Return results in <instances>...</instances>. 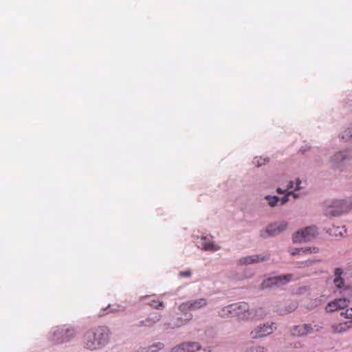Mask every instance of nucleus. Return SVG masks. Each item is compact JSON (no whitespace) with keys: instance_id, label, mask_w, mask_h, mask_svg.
<instances>
[{"instance_id":"obj_14","label":"nucleus","mask_w":352,"mask_h":352,"mask_svg":"<svg viewBox=\"0 0 352 352\" xmlns=\"http://www.w3.org/2000/svg\"><path fill=\"white\" fill-rule=\"evenodd\" d=\"M289 195H293V197L295 199L298 198L300 197V195L298 193L294 192L293 191H289L281 198L276 195H268L265 197V199L268 201V206L273 208L276 206H282L284 204H285L289 201Z\"/></svg>"},{"instance_id":"obj_40","label":"nucleus","mask_w":352,"mask_h":352,"mask_svg":"<svg viewBox=\"0 0 352 352\" xmlns=\"http://www.w3.org/2000/svg\"><path fill=\"white\" fill-rule=\"evenodd\" d=\"M313 327H314V332H319L323 329V327L320 324H314Z\"/></svg>"},{"instance_id":"obj_1","label":"nucleus","mask_w":352,"mask_h":352,"mask_svg":"<svg viewBox=\"0 0 352 352\" xmlns=\"http://www.w3.org/2000/svg\"><path fill=\"white\" fill-rule=\"evenodd\" d=\"M111 331L107 326H98L87 330L83 336V346L90 351L104 348L109 342Z\"/></svg>"},{"instance_id":"obj_26","label":"nucleus","mask_w":352,"mask_h":352,"mask_svg":"<svg viewBox=\"0 0 352 352\" xmlns=\"http://www.w3.org/2000/svg\"><path fill=\"white\" fill-rule=\"evenodd\" d=\"M236 303L228 305V318L236 317Z\"/></svg>"},{"instance_id":"obj_43","label":"nucleus","mask_w":352,"mask_h":352,"mask_svg":"<svg viewBox=\"0 0 352 352\" xmlns=\"http://www.w3.org/2000/svg\"><path fill=\"white\" fill-rule=\"evenodd\" d=\"M147 297H148V296H142V297H141V300H143V299H144V298H147Z\"/></svg>"},{"instance_id":"obj_34","label":"nucleus","mask_w":352,"mask_h":352,"mask_svg":"<svg viewBox=\"0 0 352 352\" xmlns=\"http://www.w3.org/2000/svg\"><path fill=\"white\" fill-rule=\"evenodd\" d=\"M341 315L344 316L346 318H352V307L347 309L344 312H342Z\"/></svg>"},{"instance_id":"obj_37","label":"nucleus","mask_w":352,"mask_h":352,"mask_svg":"<svg viewBox=\"0 0 352 352\" xmlns=\"http://www.w3.org/2000/svg\"><path fill=\"white\" fill-rule=\"evenodd\" d=\"M295 188H294V192H296V190H298L301 188L300 186L301 184V180L300 179H296V182L294 183Z\"/></svg>"},{"instance_id":"obj_21","label":"nucleus","mask_w":352,"mask_h":352,"mask_svg":"<svg viewBox=\"0 0 352 352\" xmlns=\"http://www.w3.org/2000/svg\"><path fill=\"white\" fill-rule=\"evenodd\" d=\"M164 346V344L162 342H156L148 347L145 348L146 352H157L158 351L162 349Z\"/></svg>"},{"instance_id":"obj_16","label":"nucleus","mask_w":352,"mask_h":352,"mask_svg":"<svg viewBox=\"0 0 352 352\" xmlns=\"http://www.w3.org/2000/svg\"><path fill=\"white\" fill-rule=\"evenodd\" d=\"M352 327V320H349L345 322L338 323L333 324L331 328L334 333H342L347 331L350 328Z\"/></svg>"},{"instance_id":"obj_28","label":"nucleus","mask_w":352,"mask_h":352,"mask_svg":"<svg viewBox=\"0 0 352 352\" xmlns=\"http://www.w3.org/2000/svg\"><path fill=\"white\" fill-rule=\"evenodd\" d=\"M337 309H338V308L337 307V305L336 304L335 300L329 302L326 307V310L327 312H333Z\"/></svg>"},{"instance_id":"obj_22","label":"nucleus","mask_w":352,"mask_h":352,"mask_svg":"<svg viewBox=\"0 0 352 352\" xmlns=\"http://www.w3.org/2000/svg\"><path fill=\"white\" fill-rule=\"evenodd\" d=\"M338 309H344L348 307L349 300L346 297L338 298L335 300Z\"/></svg>"},{"instance_id":"obj_9","label":"nucleus","mask_w":352,"mask_h":352,"mask_svg":"<svg viewBox=\"0 0 352 352\" xmlns=\"http://www.w3.org/2000/svg\"><path fill=\"white\" fill-rule=\"evenodd\" d=\"M274 324V322L260 324L250 332L251 339L257 340L272 334L276 329Z\"/></svg>"},{"instance_id":"obj_31","label":"nucleus","mask_w":352,"mask_h":352,"mask_svg":"<svg viewBox=\"0 0 352 352\" xmlns=\"http://www.w3.org/2000/svg\"><path fill=\"white\" fill-rule=\"evenodd\" d=\"M151 318V322L153 326H154L157 322H158L162 318V314H156L155 316L150 317Z\"/></svg>"},{"instance_id":"obj_44","label":"nucleus","mask_w":352,"mask_h":352,"mask_svg":"<svg viewBox=\"0 0 352 352\" xmlns=\"http://www.w3.org/2000/svg\"><path fill=\"white\" fill-rule=\"evenodd\" d=\"M261 236H263V237H265V236L264 233H263V232H261Z\"/></svg>"},{"instance_id":"obj_41","label":"nucleus","mask_w":352,"mask_h":352,"mask_svg":"<svg viewBox=\"0 0 352 352\" xmlns=\"http://www.w3.org/2000/svg\"><path fill=\"white\" fill-rule=\"evenodd\" d=\"M288 192H289V191H287V190H283V189H281L280 188H278L276 189V192H277L278 194H285H285H286V193H287Z\"/></svg>"},{"instance_id":"obj_33","label":"nucleus","mask_w":352,"mask_h":352,"mask_svg":"<svg viewBox=\"0 0 352 352\" xmlns=\"http://www.w3.org/2000/svg\"><path fill=\"white\" fill-rule=\"evenodd\" d=\"M254 164L257 166L260 167L265 164V159L256 157L254 160Z\"/></svg>"},{"instance_id":"obj_36","label":"nucleus","mask_w":352,"mask_h":352,"mask_svg":"<svg viewBox=\"0 0 352 352\" xmlns=\"http://www.w3.org/2000/svg\"><path fill=\"white\" fill-rule=\"evenodd\" d=\"M302 248H294L290 251V254L293 256L302 254Z\"/></svg>"},{"instance_id":"obj_23","label":"nucleus","mask_w":352,"mask_h":352,"mask_svg":"<svg viewBox=\"0 0 352 352\" xmlns=\"http://www.w3.org/2000/svg\"><path fill=\"white\" fill-rule=\"evenodd\" d=\"M148 305L155 309L162 310L164 309L165 306L163 301H160L158 300H152Z\"/></svg>"},{"instance_id":"obj_29","label":"nucleus","mask_w":352,"mask_h":352,"mask_svg":"<svg viewBox=\"0 0 352 352\" xmlns=\"http://www.w3.org/2000/svg\"><path fill=\"white\" fill-rule=\"evenodd\" d=\"M341 138L346 139V140H352V128H348L344 131V134L342 135Z\"/></svg>"},{"instance_id":"obj_15","label":"nucleus","mask_w":352,"mask_h":352,"mask_svg":"<svg viewBox=\"0 0 352 352\" xmlns=\"http://www.w3.org/2000/svg\"><path fill=\"white\" fill-rule=\"evenodd\" d=\"M194 348L195 350H200L201 345L197 342H182L177 346L173 347L170 352H186L188 349Z\"/></svg>"},{"instance_id":"obj_20","label":"nucleus","mask_w":352,"mask_h":352,"mask_svg":"<svg viewBox=\"0 0 352 352\" xmlns=\"http://www.w3.org/2000/svg\"><path fill=\"white\" fill-rule=\"evenodd\" d=\"M320 261V259L316 258L308 259L304 261H298L296 263V267L298 268H305L314 265V264L319 263Z\"/></svg>"},{"instance_id":"obj_6","label":"nucleus","mask_w":352,"mask_h":352,"mask_svg":"<svg viewBox=\"0 0 352 352\" xmlns=\"http://www.w3.org/2000/svg\"><path fill=\"white\" fill-rule=\"evenodd\" d=\"M192 237L195 245L201 250L217 252L221 249V246L214 242L211 235H194Z\"/></svg>"},{"instance_id":"obj_24","label":"nucleus","mask_w":352,"mask_h":352,"mask_svg":"<svg viewBox=\"0 0 352 352\" xmlns=\"http://www.w3.org/2000/svg\"><path fill=\"white\" fill-rule=\"evenodd\" d=\"M135 327L140 328V327H152L153 326L151 322V318H150V317H148L145 320H141L138 323H137L135 324Z\"/></svg>"},{"instance_id":"obj_2","label":"nucleus","mask_w":352,"mask_h":352,"mask_svg":"<svg viewBox=\"0 0 352 352\" xmlns=\"http://www.w3.org/2000/svg\"><path fill=\"white\" fill-rule=\"evenodd\" d=\"M77 334L76 329L69 324L56 326L51 329L48 333L49 342L54 344H63L70 342Z\"/></svg>"},{"instance_id":"obj_30","label":"nucleus","mask_w":352,"mask_h":352,"mask_svg":"<svg viewBox=\"0 0 352 352\" xmlns=\"http://www.w3.org/2000/svg\"><path fill=\"white\" fill-rule=\"evenodd\" d=\"M249 352H266V349L262 346H256L250 349Z\"/></svg>"},{"instance_id":"obj_18","label":"nucleus","mask_w":352,"mask_h":352,"mask_svg":"<svg viewBox=\"0 0 352 352\" xmlns=\"http://www.w3.org/2000/svg\"><path fill=\"white\" fill-rule=\"evenodd\" d=\"M305 328H306L305 324L296 325V326L293 327V328L292 329V335L293 336H296V337L306 336Z\"/></svg>"},{"instance_id":"obj_25","label":"nucleus","mask_w":352,"mask_h":352,"mask_svg":"<svg viewBox=\"0 0 352 352\" xmlns=\"http://www.w3.org/2000/svg\"><path fill=\"white\" fill-rule=\"evenodd\" d=\"M302 254H316L319 252V249L317 247H305L302 248Z\"/></svg>"},{"instance_id":"obj_3","label":"nucleus","mask_w":352,"mask_h":352,"mask_svg":"<svg viewBox=\"0 0 352 352\" xmlns=\"http://www.w3.org/2000/svg\"><path fill=\"white\" fill-rule=\"evenodd\" d=\"M236 318L241 321H250L254 319H262L265 316L262 307L251 308L245 302H236Z\"/></svg>"},{"instance_id":"obj_7","label":"nucleus","mask_w":352,"mask_h":352,"mask_svg":"<svg viewBox=\"0 0 352 352\" xmlns=\"http://www.w3.org/2000/svg\"><path fill=\"white\" fill-rule=\"evenodd\" d=\"M293 278L292 274H287L280 276H275L265 278L261 283L262 289H272L284 286L289 283Z\"/></svg>"},{"instance_id":"obj_8","label":"nucleus","mask_w":352,"mask_h":352,"mask_svg":"<svg viewBox=\"0 0 352 352\" xmlns=\"http://www.w3.org/2000/svg\"><path fill=\"white\" fill-rule=\"evenodd\" d=\"M344 270L342 268L337 267L334 270L333 283L335 285V292H338L344 296H348L352 292L350 286L345 284V280L342 278Z\"/></svg>"},{"instance_id":"obj_10","label":"nucleus","mask_w":352,"mask_h":352,"mask_svg":"<svg viewBox=\"0 0 352 352\" xmlns=\"http://www.w3.org/2000/svg\"><path fill=\"white\" fill-rule=\"evenodd\" d=\"M208 304V301L205 298L191 299L181 303L179 305V309L182 313H187L188 311H197L204 308L206 307Z\"/></svg>"},{"instance_id":"obj_42","label":"nucleus","mask_w":352,"mask_h":352,"mask_svg":"<svg viewBox=\"0 0 352 352\" xmlns=\"http://www.w3.org/2000/svg\"><path fill=\"white\" fill-rule=\"evenodd\" d=\"M198 351L199 350H195L194 348H190V349H188V350L186 352H196Z\"/></svg>"},{"instance_id":"obj_32","label":"nucleus","mask_w":352,"mask_h":352,"mask_svg":"<svg viewBox=\"0 0 352 352\" xmlns=\"http://www.w3.org/2000/svg\"><path fill=\"white\" fill-rule=\"evenodd\" d=\"M305 334L306 336L314 333V327L311 324H305Z\"/></svg>"},{"instance_id":"obj_12","label":"nucleus","mask_w":352,"mask_h":352,"mask_svg":"<svg viewBox=\"0 0 352 352\" xmlns=\"http://www.w3.org/2000/svg\"><path fill=\"white\" fill-rule=\"evenodd\" d=\"M270 259V254H256L248 255L239 258L236 261L237 265H248L254 263L266 261Z\"/></svg>"},{"instance_id":"obj_13","label":"nucleus","mask_w":352,"mask_h":352,"mask_svg":"<svg viewBox=\"0 0 352 352\" xmlns=\"http://www.w3.org/2000/svg\"><path fill=\"white\" fill-rule=\"evenodd\" d=\"M288 228V222L285 220L277 221L269 224L265 230L268 236H276L283 232L285 231Z\"/></svg>"},{"instance_id":"obj_19","label":"nucleus","mask_w":352,"mask_h":352,"mask_svg":"<svg viewBox=\"0 0 352 352\" xmlns=\"http://www.w3.org/2000/svg\"><path fill=\"white\" fill-rule=\"evenodd\" d=\"M329 234L336 236H342L344 233L346 232V230L344 226H333L329 229Z\"/></svg>"},{"instance_id":"obj_11","label":"nucleus","mask_w":352,"mask_h":352,"mask_svg":"<svg viewBox=\"0 0 352 352\" xmlns=\"http://www.w3.org/2000/svg\"><path fill=\"white\" fill-rule=\"evenodd\" d=\"M352 160V150L340 151L334 154L330 159L331 166L340 168L346 162Z\"/></svg>"},{"instance_id":"obj_35","label":"nucleus","mask_w":352,"mask_h":352,"mask_svg":"<svg viewBox=\"0 0 352 352\" xmlns=\"http://www.w3.org/2000/svg\"><path fill=\"white\" fill-rule=\"evenodd\" d=\"M192 274V272L190 270H186V271H181L179 273V276L181 278H188L190 277Z\"/></svg>"},{"instance_id":"obj_38","label":"nucleus","mask_w":352,"mask_h":352,"mask_svg":"<svg viewBox=\"0 0 352 352\" xmlns=\"http://www.w3.org/2000/svg\"><path fill=\"white\" fill-rule=\"evenodd\" d=\"M296 308V305H293L292 307H289L288 308V309L285 310V311H281L280 314H285L290 313V312L294 311Z\"/></svg>"},{"instance_id":"obj_39","label":"nucleus","mask_w":352,"mask_h":352,"mask_svg":"<svg viewBox=\"0 0 352 352\" xmlns=\"http://www.w3.org/2000/svg\"><path fill=\"white\" fill-rule=\"evenodd\" d=\"M294 182H292V181H290L288 184H287V191H292V189H294L295 186H294Z\"/></svg>"},{"instance_id":"obj_27","label":"nucleus","mask_w":352,"mask_h":352,"mask_svg":"<svg viewBox=\"0 0 352 352\" xmlns=\"http://www.w3.org/2000/svg\"><path fill=\"white\" fill-rule=\"evenodd\" d=\"M219 316L223 318H228V305L220 309Z\"/></svg>"},{"instance_id":"obj_17","label":"nucleus","mask_w":352,"mask_h":352,"mask_svg":"<svg viewBox=\"0 0 352 352\" xmlns=\"http://www.w3.org/2000/svg\"><path fill=\"white\" fill-rule=\"evenodd\" d=\"M125 310V307H122L120 305H109L107 307L101 310L99 315L100 316H103L106 314H108L109 313H114V312H120V311H124Z\"/></svg>"},{"instance_id":"obj_4","label":"nucleus","mask_w":352,"mask_h":352,"mask_svg":"<svg viewBox=\"0 0 352 352\" xmlns=\"http://www.w3.org/2000/svg\"><path fill=\"white\" fill-rule=\"evenodd\" d=\"M351 204L344 199H332L324 203V213L327 217H336L349 212Z\"/></svg>"},{"instance_id":"obj_5","label":"nucleus","mask_w":352,"mask_h":352,"mask_svg":"<svg viewBox=\"0 0 352 352\" xmlns=\"http://www.w3.org/2000/svg\"><path fill=\"white\" fill-rule=\"evenodd\" d=\"M318 234V231L316 226H307L296 231L292 236V241L294 243L309 242L314 239Z\"/></svg>"}]
</instances>
